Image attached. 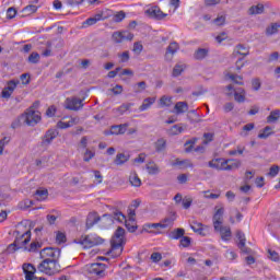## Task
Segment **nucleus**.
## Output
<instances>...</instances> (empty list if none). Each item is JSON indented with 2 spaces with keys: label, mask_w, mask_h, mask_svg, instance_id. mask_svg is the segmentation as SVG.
Returning a JSON list of instances; mask_svg holds the SVG:
<instances>
[{
  "label": "nucleus",
  "mask_w": 280,
  "mask_h": 280,
  "mask_svg": "<svg viewBox=\"0 0 280 280\" xmlns=\"http://www.w3.org/2000/svg\"><path fill=\"white\" fill-rule=\"evenodd\" d=\"M212 222L214 231L220 233L221 240H223V242H229L233 233L231 232V226L222 225L224 223V208H219L215 211L214 215L212 217Z\"/></svg>",
  "instance_id": "nucleus-1"
},
{
  "label": "nucleus",
  "mask_w": 280,
  "mask_h": 280,
  "mask_svg": "<svg viewBox=\"0 0 280 280\" xmlns=\"http://www.w3.org/2000/svg\"><path fill=\"white\" fill-rule=\"evenodd\" d=\"M85 275L89 280L104 279L106 277V265L102 262L86 265Z\"/></svg>",
  "instance_id": "nucleus-2"
},
{
  "label": "nucleus",
  "mask_w": 280,
  "mask_h": 280,
  "mask_svg": "<svg viewBox=\"0 0 280 280\" xmlns=\"http://www.w3.org/2000/svg\"><path fill=\"white\" fill-rule=\"evenodd\" d=\"M112 250H118V255L124 253V246H126V230L118 226L110 240Z\"/></svg>",
  "instance_id": "nucleus-3"
},
{
  "label": "nucleus",
  "mask_w": 280,
  "mask_h": 280,
  "mask_svg": "<svg viewBox=\"0 0 280 280\" xmlns=\"http://www.w3.org/2000/svg\"><path fill=\"white\" fill-rule=\"evenodd\" d=\"M103 218H113L117 222H120V224L125 222V226L129 233H135V231H137L135 219L126 220V214L115 208L112 210V214H104Z\"/></svg>",
  "instance_id": "nucleus-4"
},
{
  "label": "nucleus",
  "mask_w": 280,
  "mask_h": 280,
  "mask_svg": "<svg viewBox=\"0 0 280 280\" xmlns=\"http://www.w3.org/2000/svg\"><path fill=\"white\" fill-rule=\"evenodd\" d=\"M37 270L39 272H44V275H48L49 277H51L60 272V264H58V259H44L37 266Z\"/></svg>",
  "instance_id": "nucleus-5"
},
{
  "label": "nucleus",
  "mask_w": 280,
  "mask_h": 280,
  "mask_svg": "<svg viewBox=\"0 0 280 280\" xmlns=\"http://www.w3.org/2000/svg\"><path fill=\"white\" fill-rule=\"evenodd\" d=\"M40 112L34 109V107H28L23 114H22V121L26 126H37V124H40Z\"/></svg>",
  "instance_id": "nucleus-6"
},
{
  "label": "nucleus",
  "mask_w": 280,
  "mask_h": 280,
  "mask_svg": "<svg viewBox=\"0 0 280 280\" xmlns=\"http://www.w3.org/2000/svg\"><path fill=\"white\" fill-rule=\"evenodd\" d=\"M77 244H81L83 248H93V246H100V244H104V238L100 236L83 235L77 240Z\"/></svg>",
  "instance_id": "nucleus-7"
},
{
  "label": "nucleus",
  "mask_w": 280,
  "mask_h": 280,
  "mask_svg": "<svg viewBox=\"0 0 280 280\" xmlns=\"http://www.w3.org/2000/svg\"><path fill=\"white\" fill-rule=\"evenodd\" d=\"M60 248L55 247H45L40 250L39 257L40 259H60Z\"/></svg>",
  "instance_id": "nucleus-8"
},
{
  "label": "nucleus",
  "mask_w": 280,
  "mask_h": 280,
  "mask_svg": "<svg viewBox=\"0 0 280 280\" xmlns=\"http://www.w3.org/2000/svg\"><path fill=\"white\" fill-rule=\"evenodd\" d=\"M19 84H21V81L19 80L8 81L7 86L2 90V97L4 100H10V97H12V94L14 93Z\"/></svg>",
  "instance_id": "nucleus-9"
},
{
  "label": "nucleus",
  "mask_w": 280,
  "mask_h": 280,
  "mask_svg": "<svg viewBox=\"0 0 280 280\" xmlns=\"http://www.w3.org/2000/svg\"><path fill=\"white\" fill-rule=\"evenodd\" d=\"M84 100L72 97L66 100V106L67 110H80L81 108H84Z\"/></svg>",
  "instance_id": "nucleus-10"
},
{
  "label": "nucleus",
  "mask_w": 280,
  "mask_h": 280,
  "mask_svg": "<svg viewBox=\"0 0 280 280\" xmlns=\"http://www.w3.org/2000/svg\"><path fill=\"white\" fill-rule=\"evenodd\" d=\"M58 135H60V131H58V129H48L42 137V145H51L54 139H56Z\"/></svg>",
  "instance_id": "nucleus-11"
},
{
  "label": "nucleus",
  "mask_w": 280,
  "mask_h": 280,
  "mask_svg": "<svg viewBox=\"0 0 280 280\" xmlns=\"http://www.w3.org/2000/svg\"><path fill=\"white\" fill-rule=\"evenodd\" d=\"M145 14H148V16H150L151 19H155L156 21H163V19L167 16V13L161 11V8H159V5L151 7L145 11Z\"/></svg>",
  "instance_id": "nucleus-12"
},
{
  "label": "nucleus",
  "mask_w": 280,
  "mask_h": 280,
  "mask_svg": "<svg viewBox=\"0 0 280 280\" xmlns=\"http://www.w3.org/2000/svg\"><path fill=\"white\" fill-rule=\"evenodd\" d=\"M32 238V232L27 231L24 234H22L20 237H16L14 243L18 245V248L27 250V247H25L26 244H30V240Z\"/></svg>",
  "instance_id": "nucleus-13"
},
{
  "label": "nucleus",
  "mask_w": 280,
  "mask_h": 280,
  "mask_svg": "<svg viewBox=\"0 0 280 280\" xmlns=\"http://www.w3.org/2000/svg\"><path fill=\"white\" fill-rule=\"evenodd\" d=\"M23 268V272L25 275V280H34V279H38V277H36V267H34V265L32 264H24L22 266Z\"/></svg>",
  "instance_id": "nucleus-14"
},
{
  "label": "nucleus",
  "mask_w": 280,
  "mask_h": 280,
  "mask_svg": "<svg viewBox=\"0 0 280 280\" xmlns=\"http://www.w3.org/2000/svg\"><path fill=\"white\" fill-rule=\"evenodd\" d=\"M100 220H102V217L98 215L97 212H90L86 218V229H93V226H95Z\"/></svg>",
  "instance_id": "nucleus-15"
},
{
  "label": "nucleus",
  "mask_w": 280,
  "mask_h": 280,
  "mask_svg": "<svg viewBox=\"0 0 280 280\" xmlns=\"http://www.w3.org/2000/svg\"><path fill=\"white\" fill-rule=\"evenodd\" d=\"M186 129L187 125L177 124L171 127V129L168 130V135L171 137H176V135H182V132H185Z\"/></svg>",
  "instance_id": "nucleus-16"
},
{
  "label": "nucleus",
  "mask_w": 280,
  "mask_h": 280,
  "mask_svg": "<svg viewBox=\"0 0 280 280\" xmlns=\"http://www.w3.org/2000/svg\"><path fill=\"white\" fill-rule=\"evenodd\" d=\"M266 8L264 7V4L258 3L256 5H252L248 11L247 14H249V16H255L257 14H264Z\"/></svg>",
  "instance_id": "nucleus-17"
},
{
  "label": "nucleus",
  "mask_w": 280,
  "mask_h": 280,
  "mask_svg": "<svg viewBox=\"0 0 280 280\" xmlns=\"http://www.w3.org/2000/svg\"><path fill=\"white\" fill-rule=\"evenodd\" d=\"M176 115H183L189 110V104L187 102H177L174 106Z\"/></svg>",
  "instance_id": "nucleus-18"
},
{
  "label": "nucleus",
  "mask_w": 280,
  "mask_h": 280,
  "mask_svg": "<svg viewBox=\"0 0 280 280\" xmlns=\"http://www.w3.org/2000/svg\"><path fill=\"white\" fill-rule=\"evenodd\" d=\"M190 229H192L194 233H198V235H202L203 237L207 235L205 233V225L198 221H192L190 223Z\"/></svg>",
  "instance_id": "nucleus-19"
},
{
  "label": "nucleus",
  "mask_w": 280,
  "mask_h": 280,
  "mask_svg": "<svg viewBox=\"0 0 280 280\" xmlns=\"http://www.w3.org/2000/svg\"><path fill=\"white\" fill-rule=\"evenodd\" d=\"M185 236V229L177 228L168 233L170 240H182Z\"/></svg>",
  "instance_id": "nucleus-20"
},
{
  "label": "nucleus",
  "mask_w": 280,
  "mask_h": 280,
  "mask_svg": "<svg viewBox=\"0 0 280 280\" xmlns=\"http://www.w3.org/2000/svg\"><path fill=\"white\" fill-rule=\"evenodd\" d=\"M130 161V155L125 153H117L114 163L115 165H125V163H128Z\"/></svg>",
  "instance_id": "nucleus-21"
},
{
  "label": "nucleus",
  "mask_w": 280,
  "mask_h": 280,
  "mask_svg": "<svg viewBox=\"0 0 280 280\" xmlns=\"http://www.w3.org/2000/svg\"><path fill=\"white\" fill-rule=\"evenodd\" d=\"M272 135H275V130H272V127L266 126L259 131L258 139H268V137H272Z\"/></svg>",
  "instance_id": "nucleus-22"
},
{
  "label": "nucleus",
  "mask_w": 280,
  "mask_h": 280,
  "mask_svg": "<svg viewBox=\"0 0 280 280\" xmlns=\"http://www.w3.org/2000/svg\"><path fill=\"white\" fill-rule=\"evenodd\" d=\"M207 56H209L208 48H198L194 54L195 60H205V58H207Z\"/></svg>",
  "instance_id": "nucleus-23"
},
{
  "label": "nucleus",
  "mask_w": 280,
  "mask_h": 280,
  "mask_svg": "<svg viewBox=\"0 0 280 280\" xmlns=\"http://www.w3.org/2000/svg\"><path fill=\"white\" fill-rule=\"evenodd\" d=\"M129 183L132 187H141V178H139V175L137 174V172L130 173Z\"/></svg>",
  "instance_id": "nucleus-24"
},
{
  "label": "nucleus",
  "mask_w": 280,
  "mask_h": 280,
  "mask_svg": "<svg viewBox=\"0 0 280 280\" xmlns=\"http://www.w3.org/2000/svg\"><path fill=\"white\" fill-rule=\"evenodd\" d=\"M127 128H128V124L112 126V130H113L114 135H126Z\"/></svg>",
  "instance_id": "nucleus-25"
},
{
  "label": "nucleus",
  "mask_w": 280,
  "mask_h": 280,
  "mask_svg": "<svg viewBox=\"0 0 280 280\" xmlns=\"http://www.w3.org/2000/svg\"><path fill=\"white\" fill-rule=\"evenodd\" d=\"M35 196V200H47L48 196H49V190L47 189H37L34 194Z\"/></svg>",
  "instance_id": "nucleus-26"
},
{
  "label": "nucleus",
  "mask_w": 280,
  "mask_h": 280,
  "mask_svg": "<svg viewBox=\"0 0 280 280\" xmlns=\"http://www.w3.org/2000/svg\"><path fill=\"white\" fill-rule=\"evenodd\" d=\"M154 102H156V98H154V97L144 98L142 102V106L139 107V110L141 113H143L144 110H148V108H150V106H152V104H154Z\"/></svg>",
  "instance_id": "nucleus-27"
},
{
  "label": "nucleus",
  "mask_w": 280,
  "mask_h": 280,
  "mask_svg": "<svg viewBox=\"0 0 280 280\" xmlns=\"http://www.w3.org/2000/svg\"><path fill=\"white\" fill-rule=\"evenodd\" d=\"M279 118H280V110L275 109L267 117V124H277V121H279Z\"/></svg>",
  "instance_id": "nucleus-28"
},
{
  "label": "nucleus",
  "mask_w": 280,
  "mask_h": 280,
  "mask_svg": "<svg viewBox=\"0 0 280 280\" xmlns=\"http://www.w3.org/2000/svg\"><path fill=\"white\" fill-rule=\"evenodd\" d=\"M132 106H135V103H124L122 105H120L118 108L114 110L119 115H125L126 113H128V110H130V108H132Z\"/></svg>",
  "instance_id": "nucleus-29"
},
{
  "label": "nucleus",
  "mask_w": 280,
  "mask_h": 280,
  "mask_svg": "<svg viewBox=\"0 0 280 280\" xmlns=\"http://www.w3.org/2000/svg\"><path fill=\"white\" fill-rule=\"evenodd\" d=\"M155 152H163L167 148V141L164 138H160L156 140Z\"/></svg>",
  "instance_id": "nucleus-30"
},
{
  "label": "nucleus",
  "mask_w": 280,
  "mask_h": 280,
  "mask_svg": "<svg viewBox=\"0 0 280 280\" xmlns=\"http://www.w3.org/2000/svg\"><path fill=\"white\" fill-rule=\"evenodd\" d=\"M234 54L246 57L248 56V48H246V46H244L243 44H238L234 49Z\"/></svg>",
  "instance_id": "nucleus-31"
},
{
  "label": "nucleus",
  "mask_w": 280,
  "mask_h": 280,
  "mask_svg": "<svg viewBox=\"0 0 280 280\" xmlns=\"http://www.w3.org/2000/svg\"><path fill=\"white\" fill-rule=\"evenodd\" d=\"M178 49H179L178 43L176 42L171 43L166 48V55H165L166 58L170 56V54L171 56H174V54H176Z\"/></svg>",
  "instance_id": "nucleus-32"
},
{
  "label": "nucleus",
  "mask_w": 280,
  "mask_h": 280,
  "mask_svg": "<svg viewBox=\"0 0 280 280\" xmlns=\"http://www.w3.org/2000/svg\"><path fill=\"white\" fill-rule=\"evenodd\" d=\"M228 78L230 80H232V82H234V84H238V86H244V82L242 80H244L243 75H238V74H228Z\"/></svg>",
  "instance_id": "nucleus-33"
},
{
  "label": "nucleus",
  "mask_w": 280,
  "mask_h": 280,
  "mask_svg": "<svg viewBox=\"0 0 280 280\" xmlns=\"http://www.w3.org/2000/svg\"><path fill=\"white\" fill-rule=\"evenodd\" d=\"M175 221H176V212H171L168 217L162 220V224H166V229H167V226H171V224H174Z\"/></svg>",
  "instance_id": "nucleus-34"
},
{
  "label": "nucleus",
  "mask_w": 280,
  "mask_h": 280,
  "mask_svg": "<svg viewBox=\"0 0 280 280\" xmlns=\"http://www.w3.org/2000/svg\"><path fill=\"white\" fill-rule=\"evenodd\" d=\"M147 171L150 175L159 174V166L154 162H149L147 164Z\"/></svg>",
  "instance_id": "nucleus-35"
},
{
  "label": "nucleus",
  "mask_w": 280,
  "mask_h": 280,
  "mask_svg": "<svg viewBox=\"0 0 280 280\" xmlns=\"http://www.w3.org/2000/svg\"><path fill=\"white\" fill-rule=\"evenodd\" d=\"M183 71H185V65H180V63L175 65L172 73L173 78H178V75H180Z\"/></svg>",
  "instance_id": "nucleus-36"
},
{
  "label": "nucleus",
  "mask_w": 280,
  "mask_h": 280,
  "mask_svg": "<svg viewBox=\"0 0 280 280\" xmlns=\"http://www.w3.org/2000/svg\"><path fill=\"white\" fill-rule=\"evenodd\" d=\"M280 25L277 23L271 24L266 28L267 36H272V34H277L279 32Z\"/></svg>",
  "instance_id": "nucleus-37"
},
{
  "label": "nucleus",
  "mask_w": 280,
  "mask_h": 280,
  "mask_svg": "<svg viewBox=\"0 0 280 280\" xmlns=\"http://www.w3.org/2000/svg\"><path fill=\"white\" fill-rule=\"evenodd\" d=\"M196 141H198V138H192L190 140H187L185 142V152L189 153L191 150H194V145H196Z\"/></svg>",
  "instance_id": "nucleus-38"
},
{
  "label": "nucleus",
  "mask_w": 280,
  "mask_h": 280,
  "mask_svg": "<svg viewBox=\"0 0 280 280\" xmlns=\"http://www.w3.org/2000/svg\"><path fill=\"white\" fill-rule=\"evenodd\" d=\"M27 62L31 65H38V62H40V55L38 52H32L28 56Z\"/></svg>",
  "instance_id": "nucleus-39"
},
{
  "label": "nucleus",
  "mask_w": 280,
  "mask_h": 280,
  "mask_svg": "<svg viewBox=\"0 0 280 280\" xmlns=\"http://www.w3.org/2000/svg\"><path fill=\"white\" fill-rule=\"evenodd\" d=\"M38 10V7L34 5V4H30V5H26L22 12L24 14H26V16H30V14H34L35 12H37Z\"/></svg>",
  "instance_id": "nucleus-40"
},
{
  "label": "nucleus",
  "mask_w": 280,
  "mask_h": 280,
  "mask_svg": "<svg viewBox=\"0 0 280 280\" xmlns=\"http://www.w3.org/2000/svg\"><path fill=\"white\" fill-rule=\"evenodd\" d=\"M132 51L136 56H141V51H143V44H141V42H136L133 44Z\"/></svg>",
  "instance_id": "nucleus-41"
},
{
  "label": "nucleus",
  "mask_w": 280,
  "mask_h": 280,
  "mask_svg": "<svg viewBox=\"0 0 280 280\" xmlns=\"http://www.w3.org/2000/svg\"><path fill=\"white\" fill-rule=\"evenodd\" d=\"M21 126H23V118H22V114L15 118L12 124H11V128L13 130H16V128H21Z\"/></svg>",
  "instance_id": "nucleus-42"
},
{
  "label": "nucleus",
  "mask_w": 280,
  "mask_h": 280,
  "mask_svg": "<svg viewBox=\"0 0 280 280\" xmlns=\"http://www.w3.org/2000/svg\"><path fill=\"white\" fill-rule=\"evenodd\" d=\"M220 163H222V159H214L211 160L208 165L209 167H212V170H220L222 166H220Z\"/></svg>",
  "instance_id": "nucleus-43"
},
{
  "label": "nucleus",
  "mask_w": 280,
  "mask_h": 280,
  "mask_svg": "<svg viewBox=\"0 0 280 280\" xmlns=\"http://www.w3.org/2000/svg\"><path fill=\"white\" fill-rule=\"evenodd\" d=\"M119 62H128L130 60V51L126 50L122 54H118Z\"/></svg>",
  "instance_id": "nucleus-44"
},
{
  "label": "nucleus",
  "mask_w": 280,
  "mask_h": 280,
  "mask_svg": "<svg viewBox=\"0 0 280 280\" xmlns=\"http://www.w3.org/2000/svg\"><path fill=\"white\" fill-rule=\"evenodd\" d=\"M179 242L183 248H189V246H191V237L189 236L182 237Z\"/></svg>",
  "instance_id": "nucleus-45"
},
{
  "label": "nucleus",
  "mask_w": 280,
  "mask_h": 280,
  "mask_svg": "<svg viewBox=\"0 0 280 280\" xmlns=\"http://www.w3.org/2000/svg\"><path fill=\"white\" fill-rule=\"evenodd\" d=\"M94 156H95V152H93V151L86 149L85 152H84V154H83V161H84L85 163H89V161H91V159H93Z\"/></svg>",
  "instance_id": "nucleus-46"
},
{
  "label": "nucleus",
  "mask_w": 280,
  "mask_h": 280,
  "mask_svg": "<svg viewBox=\"0 0 280 280\" xmlns=\"http://www.w3.org/2000/svg\"><path fill=\"white\" fill-rule=\"evenodd\" d=\"M238 248L242 250V253H244L245 255H250V253H253V249H250L249 247H246V243H244V241L238 243Z\"/></svg>",
  "instance_id": "nucleus-47"
},
{
  "label": "nucleus",
  "mask_w": 280,
  "mask_h": 280,
  "mask_svg": "<svg viewBox=\"0 0 280 280\" xmlns=\"http://www.w3.org/2000/svg\"><path fill=\"white\" fill-rule=\"evenodd\" d=\"M268 257L269 259H271V261H279L280 257H279V253L272 250V249H268Z\"/></svg>",
  "instance_id": "nucleus-48"
},
{
  "label": "nucleus",
  "mask_w": 280,
  "mask_h": 280,
  "mask_svg": "<svg viewBox=\"0 0 280 280\" xmlns=\"http://www.w3.org/2000/svg\"><path fill=\"white\" fill-rule=\"evenodd\" d=\"M279 165H272L270 168H269V173H268V176H271V178H275V176H277L279 174Z\"/></svg>",
  "instance_id": "nucleus-49"
},
{
  "label": "nucleus",
  "mask_w": 280,
  "mask_h": 280,
  "mask_svg": "<svg viewBox=\"0 0 280 280\" xmlns=\"http://www.w3.org/2000/svg\"><path fill=\"white\" fill-rule=\"evenodd\" d=\"M112 38L115 43H124V36L121 35V32H114Z\"/></svg>",
  "instance_id": "nucleus-50"
},
{
  "label": "nucleus",
  "mask_w": 280,
  "mask_h": 280,
  "mask_svg": "<svg viewBox=\"0 0 280 280\" xmlns=\"http://www.w3.org/2000/svg\"><path fill=\"white\" fill-rule=\"evenodd\" d=\"M160 106H172V97L162 96L160 98Z\"/></svg>",
  "instance_id": "nucleus-51"
},
{
  "label": "nucleus",
  "mask_w": 280,
  "mask_h": 280,
  "mask_svg": "<svg viewBox=\"0 0 280 280\" xmlns=\"http://www.w3.org/2000/svg\"><path fill=\"white\" fill-rule=\"evenodd\" d=\"M253 91H259L261 89V80L259 78L252 80Z\"/></svg>",
  "instance_id": "nucleus-52"
},
{
  "label": "nucleus",
  "mask_w": 280,
  "mask_h": 280,
  "mask_svg": "<svg viewBox=\"0 0 280 280\" xmlns=\"http://www.w3.org/2000/svg\"><path fill=\"white\" fill-rule=\"evenodd\" d=\"M147 229H167V224L160 223H149L145 225Z\"/></svg>",
  "instance_id": "nucleus-53"
},
{
  "label": "nucleus",
  "mask_w": 280,
  "mask_h": 280,
  "mask_svg": "<svg viewBox=\"0 0 280 280\" xmlns=\"http://www.w3.org/2000/svg\"><path fill=\"white\" fill-rule=\"evenodd\" d=\"M56 242L58 244H65V242H67V235H65L62 232H58L56 235Z\"/></svg>",
  "instance_id": "nucleus-54"
},
{
  "label": "nucleus",
  "mask_w": 280,
  "mask_h": 280,
  "mask_svg": "<svg viewBox=\"0 0 280 280\" xmlns=\"http://www.w3.org/2000/svg\"><path fill=\"white\" fill-rule=\"evenodd\" d=\"M10 143V137H4L0 140V154H3V149Z\"/></svg>",
  "instance_id": "nucleus-55"
},
{
  "label": "nucleus",
  "mask_w": 280,
  "mask_h": 280,
  "mask_svg": "<svg viewBox=\"0 0 280 280\" xmlns=\"http://www.w3.org/2000/svg\"><path fill=\"white\" fill-rule=\"evenodd\" d=\"M121 36H122V40H132V38H135V34L128 32V31H122L120 32Z\"/></svg>",
  "instance_id": "nucleus-56"
},
{
  "label": "nucleus",
  "mask_w": 280,
  "mask_h": 280,
  "mask_svg": "<svg viewBox=\"0 0 280 280\" xmlns=\"http://www.w3.org/2000/svg\"><path fill=\"white\" fill-rule=\"evenodd\" d=\"M16 250H20L19 246L13 242L12 244H10L7 249L5 253H8L9 255L12 253H16Z\"/></svg>",
  "instance_id": "nucleus-57"
},
{
  "label": "nucleus",
  "mask_w": 280,
  "mask_h": 280,
  "mask_svg": "<svg viewBox=\"0 0 280 280\" xmlns=\"http://www.w3.org/2000/svg\"><path fill=\"white\" fill-rule=\"evenodd\" d=\"M43 246V244L38 243V242H33L30 245L28 252L30 253H36V250H38V248H40Z\"/></svg>",
  "instance_id": "nucleus-58"
},
{
  "label": "nucleus",
  "mask_w": 280,
  "mask_h": 280,
  "mask_svg": "<svg viewBox=\"0 0 280 280\" xmlns=\"http://www.w3.org/2000/svg\"><path fill=\"white\" fill-rule=\"evenodd\" d=\"M126 19V12L124 11H119L115 16H114V21L115 23H121V21Z\"/></svg>",
  "instance_id": "nucleus-59"
},
{
  "label": "nucleus",
  "mask_w": 280,
  "mask_h": 280,
  "mask_svg": "<svg viewBox=\"0 0 280 280\" xmlns=\"http://www.w3.org/2000/svg\"><path fill=\"white\" fill-rule=\"evenodd\" d=\"M194 202V199L185 197L182 200V205L184 209H189L191 207V203Z\"/></svg>",
  "instance_id": "nucleus-60"
},
{
  "label": "nucleus",
  "mask_w": 280,
  "mask_h": 280,
  "mask_svg": "<svg viewBox=\"0 0 280 280\" xmlns=\"http://www.w3.org/2000/svg\"><path fill=\"white\" fill-rule=\"evenodd\" d=\"M213 23L219 26L224 25L226 23V16L220 15L213 20Z\"/></svg>",
  "instance_id": "nucleus-61"
},
{
  "label": "nucleus",
  "mask_w": 280,
  "mask_h": 280,
  "mask_svg": "<svg viewBox=\"0 0 280 280\" xmlns=\"http://www.w3.org/2000/svg\"><path fill=\"white\" fill-rule=\"evenodd\" d=\"M203 144L207 145L208 143H211V141H213V133L211 132H207V133H203Z\"/></svg>",
  "instance_id": "nucleus-62"
},
{
  "label": "nucleus",
  "mask_w": 280,
  "mask_h": 280,
  "mask_svg": "<svg viewBox=\"0 0 280 280\" xmlns=\"http://www.w3.org/2000/svg\"><path fill=\"white\" fill-rule=\"evenodd\" d=\"M14 16H16V9L9 8L7 10V19H14Z\"/></svg>",
  "instance_id": "nucleus-63"
},
{
  "label": "nucleus",
  "mask_w": 280,
  "mask_h": 280,
  "mask_svg": "<svg viewBox=\"0 0 280 280\" xmlns=\"http://www.w3.org/2000/svg\"><path fill=\"white\" fill-rule=\"evenodd\" d=\"M22 84H30V73H23L20 75Z\"/></svg>",
  "instance_id": "nucleus-64"
}]
</instances>
